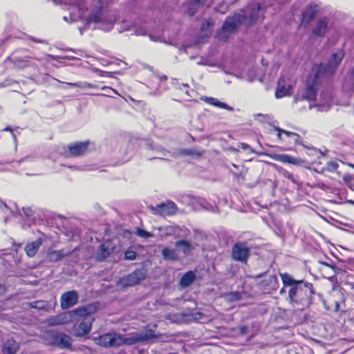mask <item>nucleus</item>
Segmentation results:
<instances>
[{
    "label": "nucleus",
    "instance_id": "f257e3e1",
    "mask_svg": "<svg viewBox=\"0 0 354 354\" xmlns=\"http://www.w3.org/2000/svg\"><path fill=\"white\" fill-rule=\"evenodd\" d=\"M284 286H289L288 299L289 303L298 310H303L311 302V297L315 294L313 285L303 280L294 279L288 273H280Z\"/></svg>",
    "mask_w": 354,
    "mask_h": 354
},
{
    "label": "nucleus",
    "instance_id": "f03ea898",
    "mask_svg": "<svg viewBox=\"0 0 354 354\" xmlns=\"http://www.w3.org/2000/svg\"><path fill=\"white\" fill-rule=\"evenodd\" d=\"M261 9V4L257 3L250 8L248 15L246 13H234L227 17L222 27L216 32V38L221 41H226L230 35L234 33L237 27L245 20L248 19V24H254L259 17Z\"/></svg>",
    "mask_w": 354,
    "mask_h": 354
},
{
    "label": "nucleus",
    "instance_id": "7ed1b4c3",
    "mask_svg": "<svg viewBox=\"0 0 354 354\" xmlns=\"http://www.w3.org/2000/svg\"><path fill=\"white\" fill-rule=\"evenodd\" d=\"M322 64H314L311 72L308 75L304 87L299 91L296 99L300 101L314 102L316 100L318 89L321 84Z\"/></svg>",
    "mask_w": 354,
    "mask_h": 354
},
{
    "label": "nucleus",
    "instance_id": "20e7f679",
    "mask_svg": "<svg viewBox=\"0 0 354 354\" xmlns=\"http://www.w3.org/2000/svg\"><path fill=\"white\" fill-rule=\"evenodd\" d=\"M72 313L77 316L75 324L73 327V335L78 337L89 333L94 321L91 306L77 308L72 311Z\"/></svg>",
    "mask_w": 354,
    "mask_h": 354
},
{
    "label": "nucleus",
    "instance_id": "39448f33",
    "mask_svg": "<svg viewBox=\"0 0 354 354\" xmlns=\"http://www.w3.org/2000/svg\"><path fill=\"white\" fill-rule=\"evenodd\" d=\"M129 337L115 332H109L95 337V344L105 348H118L122 345L130 346L127 343Z\"/></svg>",
    "mask_w": 354,
    "mask_h": 354
},
{
    "label": "nucleus",
    "instance_id": "423d86ee",
    "mask_svg": "<svg viewBox=\"0 0 354 354\" xmlns=\"http://www.w3.org/2000/svg\"><path fill=\"white\" fill-rule=\"evenodd\" d=\"M250 256V248L246 241H237L231 248L230 257L236 262L247 264Z\"/></svg>",
    "mask_w": 354,
    "mask_h": 354
},
{
    "label": "nucleus",
    "instance_id": "0eeeda50",
    "mask_svg": "<svg viewBox=\"0 0 354 354\" xmlns=\"http://www.w3.org/2000/svg\"><path fill=\"white\" fill-rule=\"evenodd\" d=\"M157 326L148 324L145 328L144 333H133L129 337L128 342L130 345L136 344L138 342L150 340L158 337L155 334Z\"/></svg>",
    "mask_w": 354,
    "mask_h": 354
},
{
    "label": "nucleus",
    "instance_id": "6e6552de",
    "mask_svg": "<svg viewBox=\"0 0 354 354\" xmlns=\"http://www.w3.org/2000/svg\"><path fill=\"white\" fill-rule=\"evenodd\" d=\"M90 144L91 142L88 140L69 143L66 147L68 156L71 157L84 156L88 151Z\"/></svg>",
    "mask_w": 354,
    "mask_h": 354
},
{
    "label": "nucleus",
    "instance_id": "1a4fd4ad",
    "mask_svg": "<svg viewBox=\"0 0 354 354\" xmlns=\"http://www.w3.org/2000/svg\"><path fill=\"white\" fill-rule=\"evenodd\" d=\"M151 209L154 214L171 216L176 214L178 207L174 202L168 200L167 202L158 204L155 207H151Z\"/></svg>",
    "mask_w": 354,
    "mask_h": 354
},
{
    "label": "nucleus",
    "instance_id": "9d476101",
    "mask_svg": "<svg viewBox=\"0 0 354 354\" xmlns=\"http://www.w3.org/2000/svg\"><path fill=\"white\" fill-rule=\"evenodd\" d=\"M344 57V50L339 49L337 52H334L331 54L328 62L326 65L322 64V75H325L327 73H333L335 71L336 68L341 63L343 58Z\"/></svg>",
    "mask_w": 354,
    "mask_h": 354
},
{
    "label": "nucleus",
    "instance_id": "9b49d317",
    "mask_svg": "<svg viewBox=\"0 0 354 354\" xmlns=\"http://www.w3.org/2000/svg\"><path fill=\"white\" fill-rule=\"evenodd\" d=\"M320 7L315 3L307 5L302 10L301 15L300 24L306 27L315 19L319 13Z\"/></svg>",
    "mask_w": 354,
    "mask_h": 354
},
{
    "label": "nucleus",
    "instance_id": "f8f14e48",
    "mask_svg": "<svg viewBox=\"0 0 354 354\" xmlns=\"http://www.w3.org/2000/svg\"><path fill=\"white\" fill-rule=\"evenodd\" d=\"M145 277V272L142 269H136L133 272L121 279L123 286H133L138 284Z\"/></svg>",
    "mask_w": 354,
    "mask_h": 354
},
{
    "label": "nucleus",
    "instance_id": "ddd939ff",
    "mask_svg": "<svg viewBox=\"0 0 354 354\" xmlns=\"http://www.w3.org/2000/svg\"><path fill=\"white\" fill-rule=\"evenodd\" d=\"M78 294L75 290L64 292L60 297V306L62 309H68L78 302Z\"/></svg>",
    "mask_w": 354,
    "mask_h": 354
},
{
    "label": "nucleus",
    "instance_id": "4468645a",
    "mask_svg": "<svg viewBox=\"0 0 354 354\" xmlns=\"http://www.w3.org/2000/svg\"><path fill=\"white\" fill-rule=\"evenodd\" d=\"M278 285V279L275 274L266 276L259 283L261 290L266 293H271L272 291L277 290Z\"/></svg>",
    "mask_w": 354,
    "mask_h": 354
},
{
    "label": "nucleus",
    "instance_id": "2eb2a0df",
    "mask_svg": "<svg viewBox=\"0 0 354 354\" xmlns=\"http://www.w3.org/2000/svg\"><path fill=\"white\" fill-rule=\"evenodd\" d=\"M329 20L327 17H319L315 23L312 29L313 35L319 37H323L328 30Z\"/></svg>",
    "mask_w": 354,
    "mask_h": 354
},
{
    "label": "nucleus",
    "instance_id": "dca6fc26",
    "mask_svg": "<svg viewBox=\"0 0 354 354\" xmlns=\"http://www.w3.org/2000/svg\"><path fill=\"white\" fill-rule=\"evenodd\" d=\"M272 158L274 160L284 164L301 166L305 163V161L301 158H297L288 154H274Z\"/></svg>",
    "mask_w": 354,
    "mask_h": 354
},
{
    "label": "nucleus",
    "instance_id": "f3484780",
    "mask_svg": "<svg viewBox=\"0 0 354 354\" xmlns=\"http://www.w3.org/2000/svg\"><path fill=\"white\" fill-rule=\"evenodd\" d=\"M290 88V86H286L285 78L281 77L277 82V87L275 91L276 97L281 98L289 95Z\"/></svg>",
    "mask_w": 354,
    "mask_h": 354
},
{
    "label": "nucleus",
    "instance_id": "a211bd4d",
    "mask_svg": "<svg viewBox=\"0 0 354 354\" xmlns=\"http://www.w3.org/2000/svg\"><path fill=\"white\" fill-rule=\"evenodd\" d=\"M19 350V344L12 338L7 339L3 345V354H15Z\"/></svg>",
    "mask_w": 354,
    "mask_h": 354
},
{
    "label": "nucleus",
    "instance_id": "6ab92c4d",
    "mask_svg": "<svg viewBox=\"0 0 354 354\" xmlns=\"http://www.w3.org/2000/svg\"><path fill=\"white\" fill-rule=\"evenodd\" d=\"M71 251L66 252L64 249L59 250H50L47 253V259L50 262H57L62 259L64 257L69 255Z\"/></svg>",
    "mask_w": 354,
    "mask_h": 354
},
{
    "label": "nucleus",
    "instance_id": "aec40b11",
    "mask_svg": "<svg viewBox=\"0 0 354 354\" xmlns=\"http://www.w3.org/2000/svg\"><path fill=\"white\" fill-rule=\"evenodd\" d=\"M59 332L50 330L46 331L42 336L44 343L48 346H57Z\"/></svg>",
    "mask_w": 354,
    "mask_h": 354
},
{
    "label": "nucleus",
    "instance_id": "412c9836",
    "mask_svg": "<svg viewBox=\"0 0 354 354\" xmlns=\"http://www.w3.org/2000/svg\"><path fill=\"white\" fill-rule=\"evenodd\" d=\"M196 279V275L194 272L187 271L180 279L179 286L183 288H187L194 282Z\"/></svg>",
    "mask_w": 354,
    "mask_h": 354
},
{
    "label": "nucleus",
    "instance_id": "4be33fe9",
    "mask_svg": "<svg viewBox=\"0 0 354 354\" xmlns=\"http://www.w3.org/2000/svg\"><path fill=\"white\" fill-rule=\"evenodd\" d=\"M73 344L72 338L64 333H59L58 337V341L56 346H58L62 348H71Z\"/></svg>",
    "mask_w": 354,
    "mask_h": 354
},
{
    "label": "nucleus",
    "instance_id": "5701e85b",
    "mask_svg": "<svg viewBox=\"0 0 354 354\" xmlns=\"http://www.w3.org/2000/svg\"><path fill=\"white\" fill-rule=\"evenodd\" d=\"M114 252V247L110 246L106 243H102L97 252V258L100 260H104Z\"/></svg>",
    "mask_w": 354,
    "mask_h": 354
},
{
    "label": "nucleus",
    "instance_id": "b1692460",
    "mask_svg": "<svg viewBox=\"0 0 354 354\" xmlns=\"http://www.w3.org/2000/svg\"><path fill=\"white\" fill-rule=\"evenodd\" d=\"M334 295H330L324 301V305L327 310H331L337 312L339 310V303L335 298Z\"/></svg>",
    "mask_w": 354,
    "mask_h": 354
},
{
    "label": "nucleus",
    "instance_id": "393cba45",
    "mask_svg": "<svg viewBox=\"0 0 354 354\" xmlns=\"http://www.w3.org/2000/svg\"><path fill=\"white\" fill-rule=\"evenodd\" d=\"M68 322V317L66 313L57 315L48 319V323L50 326L63 325Z\"/></svg>",
    "mask_w": 354,
    "mask_h": 354
},
{
    "label": "nucleus",
    "instance_id": "a878e982",
    "mask_svg": "<svg viewBox=\"0 0 354 354\" xmlns=\"http://www.w3.org/2000/svg\"><path fill=\"white\" fill-rule=\"evenodd\" d=\"M41 244V241H32L31 243H28L25 246V251L27 255L30 257L35 256L39 249V247Z\"/></svg>",
    "mask_w": 354,
    "mask_h": 354
},
{
    "label": "nucleus",
    "instance_id": "bb28decb",
    "mask_svg": "<svg viewBox=\"0 0 354 354\" xmlns=\"http://www.w3.org/2000/svg\"><path fill=\"white\" fill-rule=\"evenodd\" d=\"M200 4H204L203 0H189L187 8V14L189 16L192 17L196 12V6ZM211 3L205 4L206 6H210Z\"/></svg>",
    "mask_w": 354,
    "mask_h": 354
},
{
    "label": "nucleus",
    "instance_id": "cd10ccee",
    "mask_svg": "<svg viewBox=\"0 0 354 354\" xmlns=\"http://www.w3.org/2000/svg\"><path fill=\"white\" fill-rule=\"evenodd\" d=\"M203 100L205 102H207V104L213 105V106L218 107V108H222V109H227V110L231 109V108L229 107L227 104L222 102L219 101L218 100L214 98V97H205Z\"/></svg>",
    "mask_w": 354,
    "mask_h": 354
},
{
    "label": "nucleus",
    "instance_id": "c85d7f7f",
    "mask_svg": "<svg viewBox=\"0 0 354 354\" xmlns=\"http://www.w3.org/2000/svg\"><path fill=\"white\" fill-rule=\"evenodd\" d=\"M162 255L166 260L177 261L178 260V256L175 250H171L168 248H165L162 250Z\"/></svg>",
    "mask_w": 354,
    "mask_h": 354
},
{
    "label": "nucleus",
    "instance_id": "c756f323",
    "mask_svg": "<svg viewBox=\"0 0 354 354\" xmlns=\"http://www.w3.org/2000/svg\"><path fill=\"white\" fill-rule=\"evenodd\" d=\"M176 245L181 247L182 251L184 254H187L192 250V245L188 241L179 240L176 242Z\"/></svg>",
    "mask_w": 354,
    "mask_h": 354
},
{
    "label": "nucleus",
    "instance_id": "7c9ffc66",
    "mask_svg": "<svg viewBox=\"0 0 354 354\" xmlns=\"http://www.w3.org/2000/svg\"><path fill=\"white\" fill-rule=\"evenodd\" d=\"M47 302L42 301V300H38L32 301L28 304V306L30 308H35L38 310H44L46 309L47 307Z\"/></svg>",
    "mask_w": 354,
    "mask_h": 354
},
{
    "label": "nucleus",
    "instance_id": "2f4dec72",
    "mask_svg": "<svg viewBox=\"0 0 354 354\" xmlns=\"http://www.w3.org/2000/svg\"><path fill=\"white\" fill-rule=\"evenodd\" d=\"M183 153L189 156L200 158L202 156L203 152L194 149H187L183 150Z\"/></svg>",
    "mask_w": 354,
    "mask_h": 354
},
{
    "label": "nucleus",
    "instance_id": "473e14b6",
    "mask_svg": "<svg viewBox=\"0 0 354 354\" xmlns=\"http://www.w3.org/2000/svg\"><path fill=\"white\" fill-rule=\"evenodd\" d=\"M136 234L138 236H140V237H142V238H145V239H148V238H150V237L153 236V234L151 232H147V231H146V230H143L142 228H140V227H138L136 229Z\"/></svg>",
    "mask_w": 354,
    "mask_h": 354
},
{
    "label": "nucleus",
    "instance_id": "72a5a7b5",
    "mask_svg": "<svg viewBox=\"0 0 354 354\" xmlns=\"http://www.w3.org/2000/svg\"><path fill=\"white\" fill-rule=\"evenodd\" d=\"M137 254L131 250H127L124 252V259L125 260H134L136 259Z\"/></svg>",
    "mask_w": 354,
    "mask_h": 354
},
{
    "label": "nucleus",
    "instance_id": "f704fd0d",
    "mask_svg": "<svg viewBox=\"0 0 354 354\" xmlns=\"http://www.w3.org/2000/svg\"><path fill=\"white\" fill-rule=\"evenodd\" d=\"M66 84L73 87L95 88V86L91 83H85L84 85H82L80 82H66Z\"/></svg>",
    "mask_w": 354,
    "mask_h": 354
},
{
    "label": "nucleus",
    "instance_id": "c9c22d12",
    "mask_svg": "<svg viewBox=\"0 0 354 354\" xmlns=\"http://www.w3.org/2000/svg\"><path fill=\"white\" fill-rule=\"evenodd\" d=\"M192 320L195 322L200 321L204 317V314L200 311L193 312L189 315Z\"/></svg>",
    "mask_w": 354,
    "mask_h": 354
},
{
    "label": "nucleus",
    "instance_id": "e433bc0d",
    "mask_svg": "<svg viewBox=\"0 0 354 354\" xmlns=\"http://www.w3.org/2000/svg\"><path fill=\"white\" fill-rule=\"evenodd\" d=\"M274 130L275 131L277 132V138L279 140L281 139V135L283 133V134H286L287 136H294L295 135L294 133H292V132H288V131H284L283 129H281L279 127H275L274 128Z\"/></svg>",
    "mask_w": 354,
    "mask_h": 354
},
{
    "label": "nucleus",
    "instance_id": "4c0bfd02",
    "mask_svg": "<svg viewBox=\"0 0 354 354\" xmlns=\"http://www.w3.org/2000/svg\"><path fill=\"white\" fill-rule=\"evenodd\" d=\"M212 24L209 21H205L203 23L201 28H202V30H205L206 28V27H209Z\"/></svg>",
    "mask_w": 354,
    "mask_h": 354
},
{
    "label": "nucleus",
    "instance_id": "58836bf2",
    "mask_svg": "<svg viewBox=\"0 0 354 354\" xmlns=\"http://www.w3.org/2000/svg\"><path fill=\"white\" fill-rule=\"evenodd\" d=\"M284 176L288 178V179H291L292 180L293 179V175L292 174L286 171L285 173L283 174Z\"/></svg>",
    "mask_w": 354,
    "mask_h": 354
},
{
    "label": "nucleus",
    "instance_id": "ea45409f",
    "mask_svg": "<svg viewBox=\"0 0 354 354\" xmlns=\"http://www.w3.org/2000/svg\"><path fill=\"white\" fill-rule=\"evenodd\" d=\"M234 177H236L237 178H242V179L244 178V176H243V175L241 173L235 174H234Z\"/></svg>",
    "mask_w": 354,
    "mask_h": 354
},
{
    "label": "nucleus",
    "instance_id": "a19ab883",
    "mask_svg": "<svg viewBox=\"0 0 354 354\" xmlns=\"http://www.w3.org/2000/svg\"><path fill=\"white\" fill-rule=\"evenodd\" d=\"M322 264L326 267L332 268L333 270H334L336 268L335 266H334V265L330 266V265L328 264L327 263H322Z\"/></svg>",
    "mask_w": 354,
    "mask_h": 354
},
{
    "label": "nucleus",
    "instance_id": "79ce46f5",
    "mask_svg": "<svg viewBox=\"0 0 354 354\" xmlns=\"http://www.w3.org/2000/svg\"><path fill=\"white\" fill-rule=\"evenodd\" d=\"M263 276H266V272L259 274L258 275L255 276L254 279H258Z\"/></svg>",
    "mask_w": 354,
    "mask_h": 354
},
{
    "label": "nucleus",
    "instance_id": "37998d69",
    "mask_svg": "<svg viewBox=\"0 0 354 354\" xmlns=\"http://www.w3.org/2000/svg\"><path fill=\"white\" fill-rule=\"evenodd\" d=\"M93 21H95V22H97L98 21V17L97 16H95L93 18Z\"/></svg>",
    "mask_w": 354,
    "mask_h": 354
},
{
    "label": "nucleus",
    "instance_id": "c03bdc74",
    "mask_svg": "<svg viewBox=\"0 0 354 354\" xmlns=\"http://www.w3.org/2000/svg\"><path fill=\"white\" fill-rule=\"evenodd\" d=\"M340 295H341V297H342L343 301H344V295L342 293H341Z\"/></svg>",
    "mask_w": 354,
    "mask_h": 354
},
{
    "label": "nucleus",
    "instance_id": "a18cd8bd",
    "mask_svg": "<svg viewBox=\"0 0 354 354\" xmlns=\"http://www.w3.org/2000/svg\"><path fill=\"white\" fill-rule=\"evenodd\" d=\"M353 167L354 168V165L353 166Z\"/></svg>",
    "mask_w": 354,
    "mask_h": 354
}]
</instances>
